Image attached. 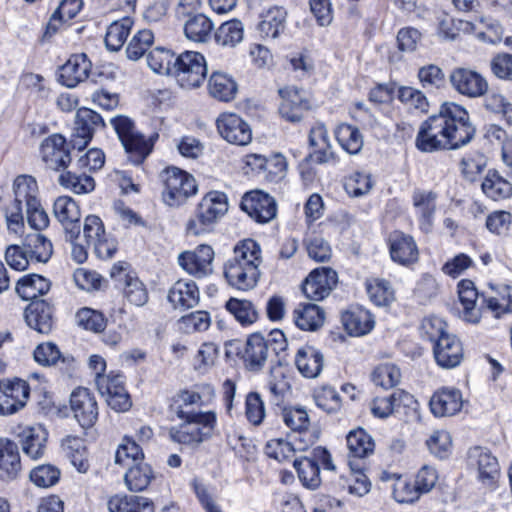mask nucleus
Instances as JSON below:
<instances>
[{"instance_id":"obj_17","label":"nucleus","mask_w":512,"mask_h":512,"mask_svg":"<svg viewBox=\"0 0 512 512\" xmlns=\"http://www.w3.org/2000/svg\"><path fill=\"white\" fill-rule=\"evenodd\" d=\"M337 281L338 276L335 270L329 267L317 268L308 275L302 290L308 299L320 301L331 293Z\"/></svg>"},{"instance_id":"obj_57","label":"nucleus","mask_w":512,"mask_h":512,"mask_svg":"<svg viewBox=\"0 0 512 512\" xmlns=\"http://www.w3.org/2000/svg\"><path fill=\"white\" fill-rule=\"evenodd\" d=\"M59 183L66 189L75 194L90 193L95 188L94 179L86 174L77 175L72 172H66L59 176Z\"/></svg>"},{"instance_id":"obj_40","label":"nucleus","mask_w":512,"mask_h":512,"mask_svg":"<svg viewBox=\"0 0 512 512\" xmlns=\"http://www.w3.org/2000/svg\"><path fill=\"white\" fill-rule=\"evenodd\" d=\"M153 478L154 473L151 466L140 461L127 467L124 482L130 491L141 492L149 486Z\"/></svg>"},{"instance_id":"obj_24","label":"nucleus","mask_w":512,"mask_h":512,"mask_svg":"<svg viewBox=\"0 0 512 512\" xmlns=\"http://www.w3.org/2000/svg\"><path fill=\"white\" fill-rule=\"evenodd\" d=\"M429 405L436 417L453 416L462 408V394L458 389L444 387L434 392Z\"/></svg>"},{"instance_id":"obj_50","label":"nucleus","mask_w":512,"mask_h":512,"mask_svg":"<svg viewBox=\"0 0 512 512\" xmlns=\"http://www.w3.org/2000/svg\"><path fill=\"white\" fill-rule=\"evenodd\" d=\"M244 27L240 20L233 19L220 25L215 32L219 45L234 47L243 40Z\"/></svg>"},{"instance_id":"obj_21","label":"nucleus","mask_w":512,"mask_h":512,"mask_svg":"<svg viewBox=\"0 0 512 512\" xmlns=\"http://www.w3.org/2000/svg\"><path fill=\"white\" fill-rule=\"evenodd\" d=\"M433 354L436 363L445 369L457 367L464 357L462 343L453 334L444 335L433 344Z\"/></svg>"},{"instance_id":"obj_53","label":"nucleus","mask_w":512,"mask_h":512,"mask_svg":"<svg viewBox=\"0 0 512 512\" xmlns=\"http://www.w3.org/2000/svg\"><path fill=\"white\" fill-rule=\"evenodd\" d=\"M176 57L173 52L164 48H155L148 53L147 63L152 71L162 75H171Z\"/></svg>"},{"instance_id":"obj_42","label":"nucleus","mask_w":512,"mask_h":512,"mask_svg":"<svg viewBox=\"0 0 512 512\" xmlns=\"http://www.w3.org/2000/svg\"><path fill=\"white\" fill-rule=\"evenodd\" d=\"M62 449L65 456L70 460L71 464L78 472L86 473L89 470L87 451L83 439L74 436H67L62 441Z\"/></svg>"},{"instance_id":"obj_49","label":"nucleus","mask_w":512,"mask_h":512,"mask_svg":"<svg viewBox=\"0 0 512 512\" xmlns=\"http://www.w3.org/2000/svg\"><path fill=\"white\" fill-rule=\"evenodd\" d=\"M225 307L242 326H249L258 319V312L251 301L230 298Z\"/></svg>"},{"instance_id":"obj_18","label":"nucleus","mask_w":512,"mask_h":512,"mask_svg":"<svg viewBox=\"0 0 512 512\" xmlns=\"http://www.w3.org/2000/svg\"><path fill=\"white\" fill-rule=\"evenodd\" d=\"M214 251L209 245H199L194 251H185L178 257L179 265L189 274L202 278L213 271Z\"/></svg>"},{"instance_id":"obj_46","label":"nucleus","mask_w":512,"mask_h":512,"mask_svg":"<svg viewBox=\"0 0 512 512\" xmlns=\"http://www.w3.org/2000/svg\"><path fill=\"white\" fill-rule=\"evenodd\" d=\"M486 308L491 311L496 318L512 313V288L503 286L498 291H493L489 295H482Z\"/></svg>"},{"instance_id":"obj_5","label":"nucleus","mask_w":512,"mask_h":512,"mask_svg":"<svg viewBox=\"0 0 512 512\" xmlns=\"http://www.w3.org/2000/svg\"><path fill=\"white\" fill-rule=\"evenodd\" d=\"M125 151L131 155L135 164H140L151 153L158 134L146 138L140 133L134 122L127 116L118 115L110 120Z\"/></svg>"},{"instance_id":"obj_19","label":"nucleus","mask_w":512,"mask_h":512,"mask_svg":"<svg viewBox=\"0 0 512 512\" xmlns=\"http://www.w3.org/2000/svg\"><path fill=\"white\" fill-rule=\"evenodd\" d=\"M452 87L460 94L477 98L488 90L486 79L478 72L468 68H456L450 74Z\"/></svg>"},{"instance_id":"obj_35","label":"nucleus","mask_w":512,"mask_h":512,"mask_svg":"<svg viewBox=\"0 0 512 512\" xmlns=\"http://www.w3.org/2000/svg\"><path fill=\"white\" fill-rule=\"evenodd\" d=\"M238 85L232 76L215 71L208 79V92L211 97L222 101H232L237 94Z\"/></svg>"},{"instance_id":"obj_39","label":"nucleus","mask_w":512,"mask_h":512,"mask_svg":"<svg viewBox=\"0 0 512 512\" xmlns=\"http://www.w3.org/2000/svg\"><path fill=\"white\" fill-rule=\"evenodd\" d=\"M202 396L193 390H182L173 397L171 410L175 413L178 419L185 417H194L200 415L201 411H196L194 407L202 406Z\"/></svg>"},{"instance_id":"obj_10","label":"nucleus","mask_w":512,"mask_h":512,"mask_svg":"<svg viewBox=\"0 0 512 512\" xmlns=\"http://www.w3.org/2000/svg\"><path fill=\"white\" fill-rule=\"evenodd\" d=\"M469 465L477 472V479L485 487H493L500 477V465L496 456L483 447H473L468 453Z\"/></svg>"},{"instance_id":"obj_63","label":"nucleus","mask_w":512,"mask_h":512,"mask_svg":"<svg viewBox=\"0 0 512 512\" xmlns=\"http://www.w3.org/2000/svg\"><path fill=\"white\" fill-rule=\"evenodd\" d=\"M76 319L80 326L95 333L102 332L106 327L104 315L91 308L84 307L80 309L76 314Z\"/></svg>"},{"instance_id":"obj_56","label":"nucleus","mask_w":512,"mask_h":512,"mask_svg":"<svg viewBox=\"0 0 512 512\" xmlns=\"http://www.w3.org/2000/svg\"><path fill=\"white\" fill-rule=\"evenodd\" d=\"M143 452L135 440L125 437L115 453V463L128 467L143 461Z\"/></svg>"},{"instance_id":"obj_12","label":"nucleus","mask_w":512,"mask_h":512,"mask_svg":"<svg viewBox=\"0 0 512 512\" xmlns=\"http://www.w3.org/2000/svg\"><path fill=\"white\" fill-rule=\"evenodd\" d=\"M29 395L30 387L24 380L0 382V415H12L23 409Z\"/></svg>"},{"instance_id":"obj_22","label":"nucleus","mask_w":512,"mask_h":512,"mask_svg":"<svg viewBox=\"0 0 512 512\" xmlns=\"http://www.w3.org/2000/svg\"><path fill=\"white\" fill-rule=\"evenodd\" d=\"M391 259L403 266L415 264L419 259V250L414 238L402 232H394L389 237Z\"/></svg>"},{"instance_id":"obj_64","label":"nucleus","mask_w":512,"mask_h":512,"mask_svg":"<svg viewBox=\"0 0 512 512\" xmlns=\"http://www.w3.org/2000/svg\"><path fill=\"white\" fill-rule=\"evenodd\" d=\"M392 494L398 503L403 504H412L418 501L421 497L415 483H411L407 479H403L401 477H397L395 480Z\"/></svg>"},{"instance_id":"obj_26","label":"nucleus","mask_w":512,"mask_h":512,"mask_svg":"<svg viewBox=\"0 0 512 512\" xmlns=\"http://www.w3.org/2000/svg\"><path fill=\"white\" fill-rule=\"evenodd\" d=\"M18 433L23 452L31 459H39L44 455L48 433L42 425L20 428Z\"/></svg>"},{"instance_id":"obj_16","label":"nucleus","mask_w":512,"mask_h":512,"mask_svg":"<svg viewBox=\"0 0 512 512\" xmlns=\"http://www.w3.org/2000/svg\"><path fill=\"white\" fill-rule=\"evenodd\" d=\"M70 408L74 418L83 428L92 427L98 418V405L92 392L78 387L70 395Z\"/></svg>"},{"instance_id":"obj_2","label":"nucleus","mask_w":512,"mask_h":512,"mask_svg":"<svg viewBox=\"0 0 512 512\" xmlns=\"http://www.w3.org/2000/svg\"><path fill=\"white\" fill-rule=\"evenodd\" d=\"M261 263L260 245L253 239H244L234 246L233 254L224 263L223 274L231 287L248 291L259 281Z\"/></svg>"},{"instance_id":"obj_34","label":"nucleus","mask_w":512,"mask_h":512,"mask_svg":"<svg viewBox=\"0 0 512 512\" xmlns=\"http://www.w3.org/2000/svg\"><path fill=\"white\" fill-rule=\"evenodd\" d=\"M342 322L350 335L362 336L374 327L372 314L361 307L352 308L342 314Z\"/></svg>"},{"instance_id":"obj_1","label":"nucleus","mask_w":512,"mask_h":512,"mask_svg":"<svg viewBox=\"0 0 512 512\" xmlns=\"http://www.w3.org/2000/svg\"><path fill=\"white\" fill-rule=\"evenodd\" d=\"M474 135L475 128L467 110L454 102H446L437 114L421 124L415 146L425 153L457 149L469 143Z\"/></svg>"},{"instance_id":"obj_29","label":"nucleus","mask_w":512,"mask_h":512,"mask_svg":"<svg viewBox=\"0 0 512 512\" xmlns=\"http://www.w3.org/2000/svg\"><path fill=\"white\" fill-rule=\"evenodd\" d=\"M21 471L18 445L9 439H0V480L15 479Z\"/></svg>"},{"instance_id":"obj_27","label":"nucleus","mask_w":512,"mask_h":512,"mask_svg":"<svg viewBox=\"0 0 512 512\" xmlns=\"http://www.w3.org/2000/svg\"><path fill=\"white\" fill-rule=\"evenodd\" d=\"M457 293L462 306V319L469 323H478L481 318V309L476 305L479 293L474 282L468 279L461 280L457 285Z\"/></svg>"},{"instance_id":"obj_44","label":"nucleus","mask_w":512,"mask_h":512,"mask_svg":"<svg viewBox=\"0 0 512 512\" xmlns=\"http://www.w3.org/2000/svg\"><path fill=\"white\" fill-rule=\"evenodd\" d=\"M287 12L283 7H272L262 17L258 29L264 37L275 39L285 28Z\"/></svg>"},{"instance_id":"obj_30","label":"nucleus","mask_w":512,"mask_h":512,"mask_svg":"<svg viewBox=\"0 0 512 512\" xmlns=\"http://www.w3.org/2000/svg\"><path fill=\"white\" fill-rule=\"evenodd\" d=\"M199 289L195 282L178 280L168 292V301L175 309L186 310L195 307L199 302Z\"/></svg>"},{"instance_id":"obj_13","label":"nucleus","mask_w":512,"mask_h":512,"mask_svg":"<svg viewBox=\"0 0 512 512\" xmlns=\"http://www.w3.org/2000/svg\"><path fill=\"white\" fill-rule=\"evenodd\" d=\"M53 214L62 225L68 241L76 240L80 234V209L69 196H59L53 204Z\"/></svg>"},{"instance_id":"obj_52","label":"nucleus","mask_w":512,"mask_h":512,"mask_svg":"<svg viewBox=\"0 0 512 512\" xmlns=\"http://www.w3.org/2000/svg\"><path fill=\"white\" fill-rule=\"evenodd\" d=\"M82 5V0H62L47 24L45 34L55 33L58 30V23L74 18L81 10Z\"/></svg>"},{"instance_id":"obj_15","label":"nucleus","mask_w":512,"mask_h":512,"mask_svg":"<svg viewBox=\"0 0 512 512\" xmlns=\"http://www.w3.org/2000/svg\"><path fill=\"white\" fill-rule=\"evenodd\" d=\"M216 125L221 137L231 144L244 146L252 140L249 124L235 113H222L217 118Z\"/></svg>"},{"instance_id":"obj_8","label":"nucleus","mask_w":512,"mask_h":512,"mask_svg":"<svg viewBox=\"0 0 512 512\" xmlns=\"http://www.w3.org/2000/svg\"><path fill=\"white\" fill-rule=\"evenodd\" d=\"M320 464L327 470H335L329 451L321 446L314 448L309 456L294 459L293 466L303 486L313 490L319 487L321 483Z\"/></svg>"},{"instance_id":"obj_54","label":"nucleus","mask_w":512,"mask_h":512,"mask_svg":"<svg viewBox=\"0 0 512 512\" xmlns=\"http://www.w3.org/2000/svg\"><path fill=\"white\" fill-rule=\"evenodd\" d=\"M372 381L384 389H390L400 383V369L392 363L378 365L372 372Z\"/></svg>"},{"instance_id":"obj_14","label":"nucleus","mask_w":512,"mask_h":512,"mask_svg":"<svg viewBox=\"0 0 512 512\" xmlns=\"http://www.w3.org/2000/svg\"><path fill=\"white\" fill-rule=\"evenodd\" d=\"M278 93L281 97L279 105L281 117L292 123L300 122L304 113L311 108L305 92L294 86H287L280 88Z\"/></svg>"},{"instance_id":"obj_11","label":"nucleus","mask_w":512,"mask_h":512,"mask_svg":"<svg viewBox=\"0 0 512 512\" xmlns=\"http://www.w3.org/2000/svg\"><path fill=\"white\" fill-rule=\"evenodd\" d=\"M241 209L259 223H268L277 214L275 199L268 193L260 190L247 192L242 197Z\"/></svg>"},{"instance_id":"obj_51","label":"nucleus","mask_w":512,"mask_h":512,"mask_svg":"<svg viewBox=\"0 0 512 512\" xmlns=\"http://www.w3.org/2000/svg\"><path fill=\"white\" fill-rule=\"evenodd\" d=\"M132 26L129 18H123L109 25L105 35V45L110 51H118L125 43Z\"/></svg>"},{"instance_id":"obj_33","label":"nucleus","mask_w":512,"mask_h":512,"mask_svg":"<svg viewBox=\"0 0 512 512\" xmlns=\"http://www.w3.org/2000/svg\"><path fill=\"white\" fill-rule=\"evenodd\" d=\"M295 365L302 376L313 379L320 375L324 366V357L315 347L305 345L298 349Z\"/></svg>"},{"instance_id":"obj_48","label":"nucleus","mask_w":512,"mask_h":512,"mask_svg":"<svg viewBox=\"0 0 512 512\" xmlns=\"http://www.w3.org/2000/svg\"><path fill=\"white\" fill-rule=\"evenodd\" d=\"M349 457L364 458L374 451V442L371 436L363 429L350 431L347 435Z\"/></svg>"},{"instance_id":"obj_55","label":"nucleus","mask_w":512,"mask_h":512,"mask_svg":"<svg viewBox=\"0 0 512 512\" xmlns=\"http://www.w3.org/2000/svg\"><path fill=\"white\" fill-rule=\"evenodd\" d=\"M486 165L487 159L484 154L474 151L463 156L460 161V170L467 181L474 182Z\"/></svg>"},{"instance_id":"obj_20","label":"nucleus","mask_w":512,"mask_h":512,"mask_svg":"<svg viewBox=\"0 0 512 512\" xmlns=\"http://www.w3.org/2000/svg\"><path fill=\"white\" fill-rule=\"evenodd\" d=\"M40 154L46 166L54 171L66 168L71 161L66 140L60 134H53L44 139L40 145Z\"/></svg>"},{"instance_id":"obj_43","label":"nucleus","mask_w":512,"mask_h":512,"mask_svg":"<svg viewBox=\"0 0 512 512\" xmlns=\"http://www.w3.org/2000/svg\"><path fill=\"white\" fill-rule=\"evenodd\" d=\"M109 512H153L152 502L140 496L111 497L107 502Z\"/></svg>"},{"instance_id":"obj_58","label":"nucleus","mask_w":512,"mask_h":512,"mask_svg":"<svg viewBox=\"0 0 512 512\" xmlns=\"http://www.w3.org/2000/svg\"><path fill=\"white\" fill-rule=\"evenodd\" d=\"M154 42V35L151 30L143 29L138 31L129 41L126 47L128 59L137 61Z\"/></svg>"},{"instance_id":"obj_60","label":"nucleus","mask_w":512,"mask_h":512,"mask_svg":"<svg viewBox=\"0 0 512 512\" xmlns=\"http://www.w3.org/2000/svg\"><path fill=\"white\" fill-rule=\"evenodd\" d=\"M366 290L377 306H386L394 299V292L389 282L382 279H370L366 282Z\"/></svg>"},{"instance_id":"obj_9","label":"nucleus","mask_w":512,"mask_h":512,"mask_svg":"<svg viewBox=\"0 0 512 512\" xmlns=\"http://www.w3.org/2000/svg\"><path fill=\"white\" fill-rule=\"evenodd\" d=\"M110 277L117 287L122 288L125 298L131 304L141 307L148 302L149 296L145 284L135 272L129 270L127 263L118 262L113 264Z\"/></svg>"},{"instance_id":"obj_37","label":"nucleus","mask_w":512,"mask_h":512,"mask_svg":"<svg viewBox=\"0 0 512 512\" xmlns=\"http://www.w3.org/2000/svg\"><path fill=\"white\" fill-rule=\"evenodd\" d=\"M293 319L301 330L315 331L324 323V311L316 304L300 303L293 312Z\"/></svg>"},{"instance_id":"obj_45","label":"nucleus","mask_w":512,"mask_h":512,"mask_svg":"<svg viewBox=\"0 0 512 512\" xmlns=\"http://www.w3.org/2000/svg\"><path fill=\"white\" fill-rule=\"evenodd\" d=\"M213 27L210 18L199 13L190 17L185 22L184 32L189 40L204 43L210 38Z\"/></svg>"},{"instance_id":"obj_25","label":"nucleus","mask_w":512,"mask_h":512,"mask_svg":"<svg viewBox=\"0 0 512 512\" xmlns=\"http://www.w3.org/2000/svg\"><path fill=\"white\" fill-rule=\"evenodd\" d=\"M269 353L265 337L260 333H254L246 340L242 360L249 371L258 372L266 364Z\"/></svg>"},{"instance_id":"obj_7","label":"nucleus","mask_w":512,"mask_h":512,"mask_svg":"<svg viewBox=\"0 0 512 512\" xmlns=\"http://www.w3.org/2000/svg\"><path fill=\"white\" fill-rule=\"evenodd\" d=\"M162 180V199L171 207L181 205L198 190L195 178L176 167L166 169L162 174Z\"/></svg>"},{"instance_id":"obj_59","label":"nucleus","mask_w":512,"mask_h":512,"mask_svg":"<svg viewBox=\"0 0 512 512\" xmlns=\"http://www.w3.org/2000/svg\"><path fill=\"white\" fill-rule=\"evenodd\" d=\"M60 470L51 464L38 465L30 471L31 482L40 488H49L58 483Z\"/></svg>"},{"instance_id":"obj_6","label":"nucleus","mask_w":512,"mask_h":512,"mask_svg":"<svg viewBox=\"0 0 512 512\" xmlns=\"http://www.w3.org/2000/svg\"><path fill=\"white\" fill-rule=\"evenodd\" d=\"M204 56L195 51H185L176 57L172 76L184 89L198 88L207 75Z\"/></svg>"},{"instance_id":"obj_62","label":"nucleus","mask_w":512,"mask_h":512,"mask_svg":"<svg viewBox=\"0 0 512 512\" xmlns=\"http://www.w3.org/2000/svg\"><path fill=\"white\" fill-rule=\"evenodd\" d=\"M34 360L42 366H52L58 361L65 362L66 357L62 356L58 346L52 342L40 343L33 352Z\"/></svg>"},{"instance_id":"obj_31","label":"nucleus","mask_w":512,"mask_h":512,"mask_svg":"<svg viewBox=\"0 0 512 512\" xmlns=\"http://www.w3.org/2000/svg\"><path fill=\"white\" fill-rule=\"evenodd\" d=\"M437 195L433 191L417 189L413 192L412 201L420 221V229L428 233L433 224L436 212Z\"/></svg>"},{"instance_id":"obj_38","label":"nucleus","mask_w":512,"mask_h":512,"mask_svg":"<svg viewBox=\"0 0 512 512\" xmlns=\"http://www.w3.org/2000/svg\"><path fill=\"white\" fill-rule=\"evenodd\" d=\"M50 282L37 274L25 275L17 281L16 292L26 301H38V297L50 290Z\"/></svg>"},{"instance_id":"obj_47","label":"nucleus","mask_w":512,"mask_h":512,"mask_svg":"<svg viewBox=\"0 0 512 512\" xmlns=\"http://www.w3.org/2000/svg\"><path fill=\"white\" fill-rule=\"evenodd\" d=\"M335 137L340 146L349 154H358L363 147V136L353 125L340 124L335 130Z\"/></svg>"},{"instance_id":"obj_3","label":"nucleus","mask_w":512,"mask_h":512,"mask_svg":"<svg viewBox=\"0 0 512 512\" xmlns=\"http://www.w3.org/2000/svg\"><path fill=\"white\" fill-rule=\"evenodd\" d=\"M227 211L228 199L225 193L208 192L197 205L194 216L187 222V233L198 236L210 232Z\"/></svg>"},{"instance_id":"obj_32","label":"nucleus","mask_w":512,"mask_h":512,"mask_svg":"<svg viewBox=\"0 0 512 512\" xmlns=\"http://www.w3.org/2000/svg\"><path fill=\"white\" fill-rule=\"evenodd\" d=\"M27 325L41 334H48L53 327L52 307L43 300L31 302L25 309Z\"/></svg>"},{"instance_id":"obj_41","label":"nucleus","mask_w":512,"mask_h":512,"mask_svg":"<svg viewBox=\"0 0 512 512\" xmlns=\"http://www.w3.org/2000/svg\"><path fill=\"white\" fill-rule=\"evenodd\" d=\"M481 189L488 198L495 201L507 199L512 195L511 183L496 170H488Z\"/></svg>"},{"instance_id":"obj_4","label":"nucleus","mask_w":512,"mask_h":512,"mask_svg":"<svg viewBox=\"0 0 512 512\" xmlns=\"http://www.w3.org/2000/svg\"><path fill=\"white\" fill-rule=\"evenodd\" d=\"M180 424L169 429V436L173 442L198 446L213 434L216 425V414L212 411L194 415V417L180 418Z\"/></svg>"},{"instance_id":"obj_36","label":"nucleus","mask_w":512,"mask_h":512,"mask_svg":"<svg viewBox=\"0 0 512 512\" xmlns=\"http://www.w3.org/2000/svg\"><path fill=\"white\" fill-rule=\"evenodd\" d=\"M12 188L14 200L11 203L15 205L21 207L25 205L26 208L28 205H32L40 200L37 181L30 175L17 176Z\"/></svg>"},{"instance_id":"obj_28","label":"nucleus","mask_w":512,"mask_h":512,"mask_svg":"<svg viewBox=\"0 0 512 512\" xmlns=\"http://www.w3.org/2000/svg\"><path fill=\"white\" fill-rule=\"evenodd\" d=\"M90 68L91 62L85 54L72 55L61 67L59 81L73 88L88 77Z\"/></svg>"},{"instance_id":"obj_61","label":"nucleus","mask_w":512,"mask_h":512,"mask_svg":"<svg viewBox=\"0 0 512 512\" xmlns=\"http://www.w3.org/2000/svg\"><path fill=\"white\" fill-rule=\"evenodd\" d=\"M373 182L369 174L354 172L345 178V191L352 197H361L370 192Z\"/></svg>"},{"instance_id":"obj_23","label":"nucleus","mask_w":512,"mask_h":512,"mask_svg":"<svg viewBox=\"0 0 512 512\" xmlns=\"http://www.w3.org/2000/svg\"><path fill=\"white\" fill-rule=\"evenodd\" d=\"M104 121L100 114L89 108H80L75 117V145L79 149L85 147L92 139L96 129L103 127Z\"/></svg>"}]
</instances>
